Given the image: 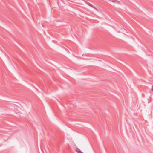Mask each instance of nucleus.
Wrapping results in <instances>:
<instances>
[{"mask_svg": "<svg viewBox=\"0 0 153 153\" xmlns=\"http://www.w3.org/2000/svg\"><path fill=\"white\" fill-rule=\"evenodd\" d=\"M152 90L153 91V86L152 87Z\"/></svg>", "mask_w": 153, "mask_h": 153, "instance_id": "f03ea898", "label": "nucleus"}, {"mask_svg": "<svg viewBox=\"0 0 153 153\" xmlns=\"http://www.w3.org/2000/svg\"><path fill=\"white\" fill-rule=\"evenodd\" d=\"M82 153H83V152H82Z\"/></svg>", "mask_w": 153, "mask_h": 153, "instance_id": "7ed1b4c3", "label": "nucleus"}, {"mask_svg": "<svg viewBox=\"0 0 153 153\" xmlns=\"http://www.w3.org/2000/svg\"><path fill=\"white\" fill-rule=\"evenodd\" d=\"M76 152L78 153H82V152L78 148H76L75 149Z\"/></svg>", "mask_w": 153, "mask_h": 153, "instance_id": "f257e3e1", "label": "nucleus"}]
</instances>
